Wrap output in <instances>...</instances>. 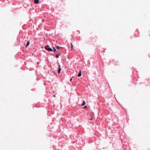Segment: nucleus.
Here are the masks:
<instances>
[{
	"label": "nucleus",
	"instance_id": "nucleus-9",
	"mask_svg": "<svg viewBox=\"0 0 150 150\" xmlns=\"http://www.w3.org/2000/svg\"><path fill=\"white\" fill-rule=\"evenodd\" d=\"M87 106L86 105L83 107V108L85 109V108H87Z\"/></svg>",
	"mask_w": 150,
	"mask_h": 150
},
{
	"label": "nucleus",
	"instance_id": "nucleus-11",
	"mask_svg": "<svg viewBox=\"0 0 150 150\" xmlns=\"http://www.w3.org/2000/svg\"><path fill=\"white\" fill-rule=\"evenodd\" d=\"M53 49H54V52L56 51V50L55 49V48L54 47H53Z\"/></svg>",
	"mask_w": 150,
	"mask_h": 150
},
{
	"label": "nucleus",
	"instance_id": "nucleus-5",
	"mask_svg": "<svg viewBox=\"0 0 150 150\" xmlns=\"http://www.w3.org/2000/svg\"><path fill=\"white\" fill-rule=\"evenodd\" d=\"M30 41H28V42L27 43V45H26V47L28 46L30 44Z\"/></svg>",
	"mask_w": 150,
	"mask_h": 150
},
{
	"label": "nucleus",
	"instance_id": "nucleus-1",
	"mask_svg": "<svg viewBox=\"0 0 150 150\" xmlns=\"http://www.w3.org/2000/svg\"><path fill=\"white\" fill-rule=\"evenodd\" d=\"M45 49L47 50L48 51H50V52L52 51V49L51 48H49V46H48L45 47Z\"/></svg>",
	"mask_w": 150,
	"mask_h": 150
},
{
	"label": "nucleus",
	"instance_id": "nucleus-13",
	"mask_svg": "<svg viewBox=\"0 0 150 150\" xmlns=\"http://www.w3.org/2000/svg\"><path fill=\"white\" fill-rule=\"evenodd\" d=\"M53 97H56V96H55V95H54L53 96Z\"/></svg>",
	"mask_w": 150,
	"mask_h": 150
},
{
	"label": "nucleus",
	"instance_id": "nucleus-4",
	"mask_svg": "<svg viewBox=\"0 0 150 150\" xmlns=\"http://www.w3.org/2000/svg\"><path fill=\"white\" fill-rule=\"evenodd\" d=\"M81 76V71H79V73L78 74V76L80 77Z\"/></svg>",
	"mask_w": 150,
	"mask_h": 150
},
{
	"label": "nucleus",
	"instance_id": "nucleus-2",
	"mask_svg": "<svg viewBox=\"0 0 150 150\" xmlns=\"http://www.w3.org/2000/svg\"><path fill=\"white\" fill-rule=\"evenodd\" d=\"M34 3L35 4H38L39 3V1L38 0H34Z\"/></svg>",
	"mask_w": 150,
	"mask_h": 150
},
{
	"label": "nucleus",
	"instance_id": "nucleus-6",
	"mask_svg": "<svg viewBox=\"0 0 150 150\" xmlns=\"http://www.w3.org/2000/svg\"><path fill=\"white\" fill-rule=\"evenodd\" d=\"M86 104V103L85 102V101H83V103L82 104V106H83V105H84Z\"/></svg>",
	"mask_w": 150,
	"mask_h": 150
},
{
	"label": "nucleus",
	"instance_id": "nucleus-7",
	"mask_svg": "<svg viewBox=\"0 0 150 150\" xmlns=\"http://www.w3.org/2000/svg\"><path fill=\"white\" fill-rule=\"evenodd\" d=\"M56 47L57 50H59L60 48V47L59 46H57Z\"/></svg>",
	"mask_w": 150,
	"mask_h": 150
},
{
	"label": "nucleus",
	"instance_id": "nucleus-14",
	"mask_svg": "<svg viewBox=\"0 0 150 150\" xmlns=\"http://www.w3.org/2000/svg\"><path fill=\"white\" fill-rule=\"evenodd\" d=\"M92 118H91V119H90V120H92Z\"/></svg>",
	"mask_w": 150,
	"mask_h": 150
},
{
	"label": "nucleus",
	"instance_id": "nucleus-10",
	"mask_svg": "<svg viewBox=\"0 0 150 150\" xmlns=\"http://www.w3.org/2000/svg\"><path fill=\"white\" fill-rule=\"evenodd\" d=\"M71 49L72 50V47H73V45H72V43H71Z\"/></svg>",
	"mask_w": 150,
	"mask_h": 150
},
{
	"label": "nucleus",
	"instance_id": "nucleus-12",
	"mask_svg": "<svg viewBox=\"0 0 150 150\" xmlns=\"http://www.w3.org/2000/svg\"><path fill=\"white\" fill-rule=\"evenodd\" d=\"M72 79H70V81L71 82V81H72Z\"/></svg>",
	"mask_w": 150,
	"mask_h": 150
},
{
	"label": "nucleus",
	"instance_id": "nucleus-3",
	"mask_svg": "<svg viewBox=\"0 0 150 150\" xmlns=\"http://www.w3.org/2000/svg\"><path fill=\"white\" fill-rule=\"evenodd\" d=\"M61 71V69L60 68V65H59V69H58V72L59 74L60 73Z\"/></svg>",
	"mask_w": 150,
	"mask_h": 150
},
{
	"label": "nucleus",
	"instance_id": "nucleus-8",
	"mask_svg": "<svg viewBox=\"0 0 150 150\" xmlns=\"http://www.w3.org/2000/svg\"><path fill=\"white\" fill-rule=\"evenodd\" d=\"M59 55H60V54H58V55H56V58H58V57H59Z\"/></svg>",
	"mask_w": 150,
	"mask_h": 150
}]
</instances>
